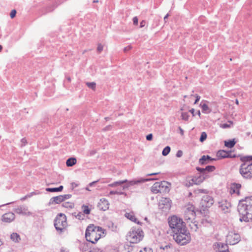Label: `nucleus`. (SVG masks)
Returning a JSON list of instances; mask_svg holds the SVG:
<instances>
[{"mask_svg": "<svg viewBox=\"0 0 252 252\" xmlns=\"http://www.w3.org/2000/svg\"><path fill=\"white\" fill-rule=\"evenodd\" d=\"M105 235V230L102 227L90 224L88 226L85 232L86 240L92 244H95L101 237Z\"/></svg>", "mask_w": 252, "mask_h": 252, "instance_id": "3", "label": "nucleus"}, {"mask_svg": "<svg viewBox=\"0 0 252 252\" xmlns=\"http://www.w3.org/2000/svg\"><path fill=\"white\" fill-rule=\"evenodd\" d=\"M229 127H230L229 125H228L227 124H223L221 125V127H222L223 128H228Z\"/></svg>", "mask_w": 252, "mask_h": 252, "instance_id": "58", "label": "nucleus"}, {"mask_svg": "<svg viewBox=\"0 0 252 252\" xmlns=\"http://www.w3.org/2000/svg\"><path fill=\"white\" fill-rule=\"evenodd\" d=\"M171 184L168 182L163 181L160 182H156L152 186L151 191L153 193L161 192H168L170 190L169 187Z\"/></svg>", "mask_w": 252, "mask_h": 252, "instance_id": "8", "label": "nucleus"}, {"mask_svg": "<svg viewBox=\"0 0 252 252\" xmlns=\"http://www.w3.org/2000/svg\"><path fill=\"white\" fill-rule=\"evenodd\" d=\"M214 199L212 196L205 195L202 197L200 204L202 207L203 210L204 211L207 208L210 207L214 204Z\"/></svg>", "mask_w": 252, "mask_h": 252, "instance_id": "10", "label": "nucleus"}, {"mask_svg": "<svg viewBox=\"0 0 252 252\" xmlns=\"http://www.w3.org/2000/svg\"><path fill=\"white\" fill-rule=\"evenodd\" d=\"M179 129L180 131V133L182 135H183L184 134V130L181 127H179Z\"/></svg>", "mask_w": 252, "mask_h": 252, "instance_id": "63", "label": "nucleus"}, {"mask_svg": "<svg viewBox=\"0 0 252 252\" xmlns=\"http://www.w3.org/2000/svg\"><path fill=\"white\" fill-rule=\"evenodd\" d=\"M189 112L192 114L193 116H195V114H194V109L193 108H192L191 109H190L189 110Z\"/></svg>", "mask_w": 252, "mask_h": 252, "instance_id": "62", "label": "nucleus"}, {"mask_svg": "<svg viewBox=\"0 0 252 252\" xmlns=\"http://www.w3.org/2000/svg\"><path fill=\"white\" fill-rule=\"evenodd\" d=\"M97 50L99 53H100L103 50V46L101 44L98 45Z\"/></svg>", "mask_w": 252, "mask_h": 252, "instance_id": "50", "label": "nucleus"}, {"mask_svg": "<svg viewBox=\"0 0 252 252\" xmlns=\"http://www.w3.org/2000/svg\"><path fill=\"white\" fill-rule=\"evenodd\" d=\"M46 190L48 192H58L57 188H47L46 189Z\"/></svg>", "mask_w": 252, "mask_h": 252, "instance_id": "45", "label": "nucleus"}, {"mask_svg": "<svg viewBox=\"0 0 252 252\" xmlns=\"http://www.w3.org/2000/svg\"><path fill=\"white\" fill-rule=\"evenodd\" d=\"M27 211V208L23 206H20L14 209V212L16 213L22 215H26Z\"/></svg>", "mask_w": 252, "mask_h": 252, "instance_id": "22", "label": "nucleus"}, {"mask_svg": "<svg viewBox=\"0 0 252 252\" xmlns=\"http://www.w3.org/2000/svg\"><path fill=\"white\" fill-rule=\"evenodd\" d=\"M63 186H60V187L57 188L58 192L61 191L63 190Z\"/></svg>", "mask_w": 252, "mask_h": 252, "instance_id": "61", "label": "nucleus"}, {"mask_svg": "<svg viewBox=\"0 0 252 252\" xmlns=\"http://www.w3.org/2000/svg\"><path fill=\"white\" fill-rule=\"evenodd\" d=\"M15 219V215L12 212H8L3 214L1 218L2 221L9 223Z\"/></svg>", "mask_w": 252, "mask_h": 252, "instance_id": "14", "label": "nucleus"}, {"mask_svg": "<svg viewBox=\"0 0 252 252\" xmlns=\"http://www.w3.org/2000/svg\"><path fill=\"white\" fill-rule=\"evenodd\" d=\"M109 194H110V195H113V194L125 195V196L126 195V192H123V191H117V190H116V191L111 190Z\"/></svg>", "mask_w": 252, "mask_h": 252, "instance_id": "33", "label": "nucleus"}, {"mask_svg": "<svg viewBox=\"0 0 252 252\" xmlns=\"http://www.w3.org/2000/svg\"><path fill=\"white\" fill-rule=\"evenodd\" d=\"M90 247L89 246V245L87 244H84L82 246V252H89L90 250Z\"/></svg>", "mask_w": 252, "mask_h": 252, "instance_id": "34", "label": "nucleus"}, {"mask_svg": "<svg viewBox=\"0 0 252 252\" xmlns=\"http://www.w3.org/2000/svg\"><path fill=\"white\" fill-rule=\"evenodd\" d=\"M208 190L207 189H196L194 191V193L197 194L199 193H205L207 194L208 193Z\"/></svg>", "mask_w": 252, "mask_h": 252, "instance_id": "35", "label": "nucleus"}, {"mask_svg": "<svg viewBox=\"0 0 252 252\" xmlns=\"http://www.w3.org/2000/svg\"><path fill=\"white\" fill-rule=\"evenodd\" d=\"M61 252H68L67 250L63 249V248H62L61 249Z\"/></svg>", "mask_w": 252, "mask_h": 252, "instance_id": "64", "label": "nucleus"}, {"mask_svg": "<svg viewBox=\"0 0 252 252\" xmlns=\"http://www.w3.org/2000/svg\"><path fill=\"white\" fill-rule=\"evenodd\" d=\"M227 154H226V158H232V155L230 151L227 152Z\"/></svg>", "mask_w": 252, "mask_h": 252, "instance_id": "59", "label": "nucleus"}, {"mask_svg": "<svg viewBox=\"0 0 252 252\" xmlns=\"http://www.w3.org/2000/svg\"><path fill=\"white\" fill-rule=\"evenodd\" d=\"M54 225L56 230L62 233L67 225L66 216L63 213L58 214L54 220Z\"/></svg>", "mask_w": 252, "mask_h": 252, "instance_id": "6", "label": "nucleus"}, {"mask_svg": "<svg viewBox=\"0 0 252 252\" xmlns=\"http://www.w3.org/2000/svg\"><path fill=\"white\" fill-rule=\"evenodd\" d=\"M176 157L178 158H180L183 156V152L181 150H179L176 153Z\"/></svg>", "mask_w": 252, "mask_h": 252, "instance_id": "53", "label": "nucleus"}, {"mask_svg": "<svg viewBox=\"0 0 252 252\" xmlns=\"http://www.w3.org/2000/svg\"><path fill=\"white\" fill-rule=\"evenodd\" d=\"M236 143V141H235V139L224 141L225 146L229 148H232V147H233Z\"/></svg>", "mask_w": 252, "mask_h": 252, "instance_id": "23", "label": "nucleus"}, {"mask_svg": "<svg viewBox=\"0 0 252 252\" xmlns=\"http://www.w3.org/2000/svg\"><path fill=\"white\" fill-rule=\"evenodd\" d=\"M160 249L166 251V252H175V251H178L175 249L171 244L160 246Z\"/></svg>", "mask_w": 252, "mask_h": 252, "instance_id": "21", "label": "nucleus"}, {"mask_svg": "<svg viewBox=\"0 0 252 252\" xmlns=\"http://www.w3.org/2000/svg\"><path fill=\"white\" fill-rule=\"evenodd\" d=\"M159 173H160L159 172H156V173H153L148 174L146 175V176H153V175H156L159 174Z\"/></svg>", "mask_w": 252, "mask_h": 252, "instance_id": "60", "label": "nucleus"}, {"mask_svg": "<svg viewBox=\"0 0 252 252\" xmlns=\"http://www.w3.org/2000/svg\"><path fill=\"white\" fill-rule=\"evenodd\" d=\"M226 154H227V151L224 150H219L217 153V156L219 158H224L227 157Z\"/></svg>", "mask_w": 252, "mask_h": 252, "instance_id": "26", "label": "nucleus"}, {"mask_svg": "<svg viewBox=\"0 0 252 252\" xmlns=\"http://www.w3.org/2000/svg\"><path fill=\"white\" fill-rule=\"evenodd\" d=\"M84 217V214L82 212H79L75 216V218L79 220H83Z\"/></svg>", "mask_w": 252, "mask_h": 252, "instance_id": "43", "label": "nucleus"}, {"mask_svg": "<svg viewBox=\"0 0 252 252\" xmlns=\"http://www.w3.org/2000/svg\"><path fill=\"white\" fill-rule=\"evenodd\" d=\"M181 117H182V118L183 120H185V121H188L189 116L188 113L184 112V113H182Z\"/></svg>", "mask_w": 252, "mask_h": 252, "instance_id": "40", "label": "nucleus"}, {"mask_svg": "<svg viewBox=\"0 0 252 252\" xmlns=\"http://www.w3.org/2000/svg\"><path fill=\"white\" fill-rule=\"evenodd\" d=\"M141 252H153V250L150 248H145L143 251Z\"/></svg>", "mask_w": 252, "mask_h": 252, "instance_id": "54", "label": "nucleus"}, {"mask_svg": "<svg viewBox=\"0 0 252 252\" xmlns=\"http://www.w3.org/2000/svg\"><path fill=\"white\" fill-rule=\"evenodd\" d=\"M131 48H132L131 46V45H128V46H127V47H125L124 49V51L125 52H126L129 51Z\"/></svg>", "mask_w": 252, "mask_h": 252, "instance_id": "55", "label": "nucleus"}, {"mask_svg": "<svg viewBox=\"0 0 252 252\" xmlns=\"http://www.w3.org/2000/svg\"><path fill=\"white\" fill-rule=\"evenodd\" d=\"M77 160L75 158H69L66 160V165L68 167H71L76 163Z\"/></svg>", "mask_w": 252, "mask_h": 252, "instance_id": "24", "label": "nucleus"}, {"mask_svg": "<svg viewBox=\"0 0 252 252\" xmlns=\"http://www.w3.org/2000/svg\"><path fill=\"white\" fill-rule=\"evenodd\" d=\"M63 202L62 195H59L55 197H52L49 201V204H60V203Z\"/></svg>", "mask_w": 252, "mask_h": 252, "instance_id": "18", "label": "nucleus"}, {"mask_svg": "<svg viewBox=\"0 0 252 252\" xmlns=\"http://www.w3.org/2000/svg\"><path fill=\"white\" fill-rule=\"evenodd\" d=\"M241 160H249L252 162V156L243 157L241 158Z\"/></svg>", "mask_w": 252, "mask_h": 252, "instance_id": "42", "label": "nucleus"}, {"mask_svg": "<svg viewBox=\"0 0 252 252\" xmlns=\"http://www.w3.org/2000/svg\"><path fill=\"white\" fill-rule=\"evenodd\" d=\"M132 21H133V25H137L138 24V19L136 16L133 17Z\"/></svg>", "mask_w": 252, "mask_h": 252, "instance_id": "51", "label": "nucleus"}, {"mask_svg": "<svg viewBox=\"0 0 252 252\" xmlns=\"http://www.w3.org/2000/svg\"><path fill=\"white\" fill-rule=\"evenodd\" d=\"M207 134L205 132H202L201 133V135L199 138V141L201 142H204L207 138Z\"/></svg>", "mask_w": 252, "mask_h": 252, "instance_id": "36", "label": "nucleus"}, {"mask_svg": "<svg viewBox=\"0 0 252 252\" xmlns=\"http://www.w3.org/2000/svg\"><path fill=\"white\" fill-rule=\"evenodd\" d=\"M227 243H216L214 246L216 249H218V252H229L228 247L227 246Z\"/></svg>", "mask_w": 252, "mask_h": 252, "instance_id": "13", "label": "nucleus"}, {"mask_svg": "<svg viewBox=\"0 0 252 252\" xmlns=\"http://www.w3.org/2000/svg\"><path fill=\"white\" fill-rule=\"evenodd\" d=\"M145 24H146V21L145 20H142L140 22V28L144 27L145 26Z\"/></svg>", "mask_w": 252, "mask_h": 252, "instance_id": "57", "label": "nucleus"}, {"mask_svg": "<svg viewBox=\"0 0 252 252\" xmlns=\"http://www.w3.org/2000/svg\"><path fill=\"white\" fill-rule=\"evenodd\" d=\"M143 233L141 229L133 227L127 233L126 240L130 243L136 244L142 240L144 237Z\"/></svg>", "mask_w": 252, "mask_h": 252, "instance_id": "4", "label": "nucleus"}, {"mask_svg": "<svg viewBox=\"0 0 252 252\" xmlns=\"http://www.w3.org/2000/svg\"><path fill=\"white\" fill-rule=\"evenodd\" d=\"M168 224L171 230L173 239L179 244L184 245L191 240L190 233L185 222L176 216H173L168 219Z\"/></svg>", "mask_w": 252, "mask_h": 252, "instance_id": "1", "label": "nucleus"}, {"mask_svg": "<svg viewBox=\"0 0 252 252\" xmlns=\"http://www.w3.org/2000/svg\"><path fill=\"white\" fill-rule=\"evenodd\" d=\"M185 186L187 187H189L190 186H192L194 184L193 183V182L192 181V178H188L187 180L184 182V183Z\"/></svg>", "mask_w": 252, "mask_h": 252, "instance_id": "30", "label": "nucleus"}, {"mask_svg": "<svg viewBox=\"0 0 252 252\" xmlns=\"http://www.w3.org/2000/svg\"><path fill=\"white\" fill-rule=\"evenodd\" d=\"M190 229L195 232L197 231V229H198V223L194 221V222H192L191 224L189 225Z\"/></svg>", "mask_w": 252, "mask_h": 252, "instance_id": "27", "label": "nucleus"}, {"mask_svg": "<svg viewBox=\"0 0 252 252\" xmlns=\"http://www.w3.org/2000/svg\"><path fill=\"white\" fill-rule=\"evenodd\" d=\"M153 134L152 133L149 134L146 136V139L148 141H151L153 139Z\"/></svg>", "mask_w": 252, "mask_h": 252, "instance_id": "52", "label": "nucleus"}, {"mask_svg": "<svg viewBox=\"0 0 252 252\" xmlns=\"http://www.w3.org/2000/svg\"><path fill=\"white\" fill-rule=\"evenodd\" d=\"M71 197V194H64L62 195V198L63 201H64L65 200L69 199Z\"/></svg>", "mask_w": 252, "mask_h": 252, "instance_id": "46", "label": "nucleus"}, {"mask_svg": "<svg viewBox=\"0 0 252 252\" xmlns=\"http://www.w3.org/2000/svg\"><path fill=\"white\" fill-rule=\"evenodd\" d=\"M195 97H196V99H195V100L194 103V104L197 103L199 101V100L200 99V96L197 94L195 95Z\"/></svg>", "mask_w": 252, "mask_h": 252, "instance_id": "56", "label": "nucleus"}, {"mask_svg": "<svg viewBox=\"0 0 252 252\" xmlns=\"http://www.w3.org/2000/svg\"><path fill=\"white\" fill-rule=\"evenodd\" d=\"M109 202L106 199L101 198L98 203L97 207L100 210L106 211L109 208Z\"/></svg>", "mask_w": 252, "mask_h": 252, "instance_id": "12", "label": "nucleus"}, {"mask_svg": "<svg viewBox=\"0 0 252 252\" xmlns=\"http://www.w3.org/2000/svg\"><path fill=\"white\" fill-rule=\"evenodd\" d=\"M205 157H206V158L207 159V161H209V163L211 161H213V160H216L215 158H213L210 156H209L208 155L205 156Z\"/></svg>", "mask_w": 252, "mask_h": 252, "instance_id": "48", "label": "nucleus"}, {"mask_svg": "<svg viewBox=\"0 0 252 252\" xmlns=\"http://www.w3.org/2000/svg\"><path fill=\"white\" fill-rule=\"evenodd\" d=\"M125 216L131 221L134 222L137 224H141V222H140L139 221L137 220V219L135 218V216H134L133 213L130 212V213H126L125 215Z\"/></svg>", "mask_w": 252, "mask_h": 252, "instance_id": "19", "label": "nucleus"}, {"mask_svg": "<svg viewBox=\"0 0 252 252\" xmlns=\"http://www.w3.org/2000/svg\"><path fill=\"white\" fill-rule=\"evenodd\" d=\"M10 238L16 243H18L21 240L19 235L17 233H12L10 235Z\"/></svg>", "mask_w": 252, "mask_h": 252, "instance_id": "25", "label": "nucleus"}, {"mask_svg": "<svg viewBox=\"0 0 252 252\" xmlns=\"http://www.w3.org/2000/svg\"><path fill=\"white\" fill-rule=\"evenodd\" d=\"M244 162L241 164L239 172L242 176L247 179L252 178V162L249 160H241Z\"/></svg>", "mask_w": 252, "mask_h": 252, "instance_id": "7", "label": "nucleus"}, {"mask_svg": "<svg viewBox=\"0 0 252 252\" xmlns=\"http://www.w3.org/2000/svg\"><path fill=\"white\" fill-rule=\"evenodd\" d=\"M62 206H63V207H65V208H72L73 207V205L71 203L66 202L63 203L62 204Z\"/></svg>", "mask_w": 252, "mask_h": 252, "instance_id": "41", "label": "nucleus"}, {"mask_svg": "<svg viewBox=\"0 0 252 252\" xmlns=\"http://www.w3.org/2000/svg\"><path fill=\"white\" fill-rule=\"evenodd\" d=\"M241 188V185L238 183H232L230 185L231 193H237L238 195L240 194V189Z\"/></svg>", "mask_w": 252, "mask_h": 252, "instance_id": "16", "label": "nucleus"}, {"mask_svg": "<svg viewBox=\"0 0 252 252\" xmlns=\"http://www.w3.org/2000/svg\"><path fill=\"white\" fill-rule=\"evenodd\" d=\"M206 179L205 175H199L192 178V181L194 185H199Z\"/></svg>", "mask_w": 252, "mask_h": 252, "instance_id": "17", "label": "nucleus"}, {"mask_svg": "<svg viewBox=\"0 0 252 252\" xmlns=\"http://www.w3.org/2000/svg\"><path fill=\"white\" fill-rule=\"evenodd\" d=\"M89 252H102V250L97 248L90 247Z\"/></svg>", "mask_w": 252, "mask_h": 252, "instance_id": "44", "label": "nucleus"}, {"mask_svg": "<svg viewBox=\"0 0 252 252\" xmlns=\"http://www.w3.org/2000/svg\"><path fill=\"white\" fill-rule=\"evenodd\" d=\"M197 171H198L201 174L200 175H205L206 176V179L209 177V176L205 172V168H201L199 167H197L196 168Z\"/></svg>", "mask_w": 252, "mask_h": 252, "instance_id": "28", "label": "nucleus"}, {"mask_svg": "<svg viewBox=\"0 0 252 252\" xmlns=\"http://www.w3.org/2000/svg\"><path fill=\"white\" fill-rule=\"evenodd\" d=\"M231 206V205L229 202L224 201H222L221 203H220L219 207L225 212H227L228 209Z\"/></svg>", "mask_w": 252, "mask_h": 252, "instance_id": "20", "label": "nucleus"}, {"mask_svg": "<svg viewBox=\"0 0 252 252\" xmlns=\"http://www.w3.org/2000/svg\"><path fill=\"white\" fill-rule=\"evenodd\" d=\"M21 142L22 143L21 146H24L26 145V144L27 143V140L26 138H23L21 139Z\"/></svg>", "mask_w": 252, "mask_h": 252, "instance_id": "49", "label": "nucleus"}, {"mask_svg": "<svg viewBox=\"0 0 252 252\" xmlns=\"http://www.w3.org/2000/svg\"><path fill=\"white\" fill-rule=\"evenodd\" d=\"M86 85L92 90H94L96 87V84L94 82H87Z\"/></svg>", "mask_w": 252, "mask_h": 252, "instance_id": "39", "label": "nucleus"}, {"mask_svg": "<svg viewBox=\"0 0 252 252\" xmlns=\"http://www.w3.org/2000/svg\"><path fill=\"white\" fill-rule=\"evenodd\" d=\"M158 206L163 212H167L171 207V200L168 198H163L159 202Z\"/></svg>", "mask_w": 252, "mask_h": 252, "instance_id": "11", "label": "nucleus"}, {"mask_svg": "<svg viewBox=\"0 0 252 252\" xmlns=\"http://www.w3.org/2000/svg\"><path fill=\"white\" fill-rule=\"evenodd\" d=\"M82 207L83 209L84 214L89 215L90 213V209L88 206L83 205Z\"/></svg>", "mask_w": 252, "mask_h": 252, "instance_id": "37", "label": "nucleus"}, {"mask_svg": "<svg viewBox=\"0 0 252 252\" xmlns=\"http://www.w3.org/2000/svg\"><path fill=\"white\" fill-rule=\"evenodd\" d=\"M199 163L200 165H203L208 163H209V161H207V159L206 158V157L205 155H203L201 157V158L199 160Z\"/></svg>", "mask_w": 252, "mask_h": 252, "instance_id": "29", "label": "nucleus"}, {"mask_svg": "<svg viewBox=\"0 0 252 252\" xmlns=\"http://www.w3.org/2000/svg\"><path fill=\"white\" fill-rule=\"evenodd\" d=\"M195 216V212L192 207L187 208L185 211V217L186 220H191L194 219Z\"/></svg>", "mask_w": 252, "mask_h": 252, "instance_id": "15", "label": "nucleus"}, {"mask_svg": "<svg viewBox=\"0 0 252 252\" xmlns=\"http://www.w3.org/2000/svg\"><path fill=\"white\" fill-rule=\"evenodd\" d=\"M170 150H171V149L169 146H167L165 147L162 150V155L164 156H167L169 153Z\"/></svg>", "mask_w": 252, "mask_h": 252, "instance_id": "32", "label": "nucleus"}, {"mask_svg": "<svg viewBox=\"0 0 252 252\" xmlns=\"http://www.w3.org/2000/svg\"><path fill=\"white\" fill-rule=\"evenodd\" d=\"M157 180L156 178H147V179H142L141 178L138 180H132L129 181H128L127 180H125L123 181H119L115 182H114L112 184H109L108 186L110 187H115L121 185L124 183H127L126 185L123 186V189L125 190L126 189H128L129 186H133L136 184H138L141 183H144L145 182H148L152 180Z\"/></svg>", "mask_w": 252, "mask_h": 252, "instance_id": "5", "label": "nucleus"}, {"mask_svg": "<svg viewBox=\"0 0 252 252\" xmlns=\"http://www.w3.org/2000/svg\"><path fill=\"white\" fill-rule=\"evenodd\" d=\"M201 108L203 113H209L210 112V111L207 112V111L209 110V107L208 105L205 103L201 105Z\"/></svg>", "mask_w": 252, "mask_h": 252, "instance_id": "38", "label": "nucleus"}, {"mask_svg": "<svg viewBox=\"0 0 252 252\" xmlns=\"http://www.w3.org/2000/svg\"><path fill=\"white\" fill-rule=\"evenodd\" d=\"M216 169V167L214 165H208L205 168V172H211L214 171Z\"/></svg>", "mask_w": 252, "mask_h": 252, "instance_id": "31", "label": "nucleus"}, {"mask_svg": "<svg viewBox=\"0 0 252 252\" xmlns=\"http://www.w3.org/2000/svg\"><path fill=\"white\" fill-rule=\"evenodd\" d=\"M238 211L242 216L239 219L240 221L252 220V196L246 197L244 200L239 201Z\"/></svg>", "mask_w": 252, "mask_h": 252, "instance_id": "2", "label": "nucleus"}, {"mask_svg": "<svg viewBox=\"0 0 252 252\" xmlns=\"http://www.w3.org/2000/svg\"><path fill=\"white\" fill-rule=\"evenodd\" d=\"M16 14V10L15 9L12 10L11 11L10 14V17L11 18H14L15 17Z\"/></svg>", "mask_w": 252, "mask_h": 252, "instance_id": "47", "label": "nucleus"}, {"mask_svg": "<svg viewBox=\"0 0 252 252\" xmlns=\"http://www.w3.org/2000/svg\"><path fill=\"white\" fill-rule=\"evenodd\" d=\"M240 241V235L233 231L229 232L226 236V242L230 245L237 244Z\"/></svg>", "mask_w": 252, "mask_h": 252, "instance_id": "9", "label": "nucleus"}]
</instances>
